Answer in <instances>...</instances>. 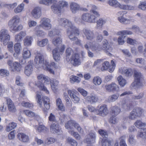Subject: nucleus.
<instances>
[{
    "mask_svg": "<svg viewBox=\"0 0 146 146\" xmlns=\"http://www.w3.org/2000/svg\"><path fill=\"white\" fill-rule=\"evenodd\" d=\"M34 61L35 63V66L37 68H43L50 73L54 74V71L50 68L48 62L46 60H44L43 56L41 53L38 52H36Z\"/></svg>",
    "mask_w": 146,
    "mask_h": 146,
    "instance_id": "nucleus-1",
    "label": "nucleus"
},
{
    "mask_svg": "<svg viewBox=\"0 0 146 146\" xmlns=\"http://www.w3.org/2000/svg\"><path fill=\"white\" fill-rule=\"evenodd\" d=\"M97 7L95 5L92 6L90 13H85L82 16V20L86 22L92 23L96 22V19L100 16L99 12L97 11Z\"/></svg>",
    "mask_w": 146,
    "mask_h": 146,
    "instance_id": "nucleus-2",
    "label": "nucleus"
},
{
    "mask_svg": "<svg viewBox=\"0 0 146 146\" xmlns=\"http://www.w3.org/2000/svg\"><path fill=\"white\" fill-rule=\"evenodd\" d=\"M36 100L39 105L44 112H46L50 108V99L47 97H43L42 98L40 93H37L36 95Z\"/></svg>",
    "mask_w": 146,
    "mask_h": 146,
    "instance_id": "nucleus-3",
    "label": "nucleus"
},
{
    "mask_svg": "<svg viewBox=\"0 0 146 146\" xmlns=\"http://www.w3.org/2000/svg\"><path fill=\"white\" fill-rule=\"evenodd\" d=\"M58 21L59 24L62 26L65 27L66 26L68 28L66 29V34L69 36H71V33L70 31L73 30H76L77 31L76 27L72 23V22L69 20L65 18H59L58 19Z\"/></svg>",
    "mask_w": 146,
    "mask_h": 146,
    "instance_id": "nucleus-4",
    "label": "nucleus"
},
{
    "mask_svg": "<svg viewBox=\"0 0 146 146\" xmlns=\"http://www.w3.org/2000/svg\"><path fill=\"white\" fill-rule=\"evenodd\" d=\"M76 123V122L75 121L70 120L65 124V127L66 129L68 130V132L70 134L75 137L77 139L80 140V137L79 135L74 131L72 130L74 129Z\"/></svg>",
    "mask_w": 146,
    "mask_h": 146,
    "instance_id": "nucleus-5",
    "label": "nucleus"
},
{
    "mask_svg": "<svg viewBox=\"0 0 146 146\" xmlns=\"http://www.w3.org/2000/svg\"><path fill=\"white\" fill-rule=\"evenodd\" d=\"M134 80L132 83L131 86L133 88H138L143 85V76L140 72L135 71L134 72Z\"/></svg>",
    "mask_w": 146,
    "mask_h": 146,
    "instance_id": "nucleus-6",
    "label": "nucleus"
},
{
    "mask_svg": "<svg viewBox=\"0 0 146 146\" xmlns=\"http://www.w3.org/2000/svg\"><path fill=\"white\" fill-rule=\"evenodd\" d=\"M10 38V36L8 30L3 29L0 31V41L3 42V44L6 45L8 43Z\"/></svg>",
    "mask_w": 146,
    "mask_h": 146,
    "instance_id": "nucleus-7",
    "label": "nucleus"
},
{
    "mask_svg": "<svg viewBox=\"0 0 146 146\" xmlns=\"http://www.w3.org/2000/svg\"><path fill=\"white\" fill-rule=\"evenodd\" d=\"M76 29L77 31L76 30L72 31H70L71 33V36H70L68 35H67L69 39L72 41H75V43L76 44H78L80 46L82 45L81 43V40L78 39L76 37V36H78L80 34V31L79 29L77 27H76Z\"/></svg>",
    "mask_w": 146,
    "mask_h": 146,
    "instance_id": "nucleus-8",
    "label": "nucleus"
},
{
    "mask_svg": "<svg viewBox=\"0 0 146 146\" xmlns=\"http://www.w3.org/2000/svg\"><path fill=\"white\" fill-rule=\"evenodd\" d=\"M85 101L84 103L85 104H94L97 102L98 100V97L94 94H91L89 95L86 96L85 98Z\"/></svg>",
    "mask_w": 146,
    "mask_h": 146,
    "instance_id": "nucleus-9",
    "label": "nucleus"
},
{
    "mask_svg": "<svg viewBox=\"0 0 146 146\" xmlns=\"http://www.w3.org/2000/svg\"><path fill=\"white\" fill-rule=\"evenodd\" d=\"M50 20L45 17L41 18L40 21V24L39 26L42 27L44 29L48 30L51 28Z\"/></svg>",
    "mask_w": 146,
    "mask_h": 146,
    "instance_id": "nucleus-10",
    "label": "nucleus"
},
{
    "mask_svg": "<svg viewBox=\"0 0 146 146\" xmlns=\"http://www.w3.org/2000/svg\"><path fill=\"white\" fill-rule=\"evenodd\" d=\"M70 60L71 63L74 66H78L81 64L80 56L77 53H75L72 55Z\"/></svg>",
    "mask_w": 146,
    "mask_h": 146,
    "instance_id": "nucleus-11",
    "label": "nucleus"
},
{
    "mask_svg": "<svg viewBox=\"0 0 146 146\" xmlns=\"http://www.w3.org/2000/svg\"><path fill=\"white\" fill-rule=\"evenodd\" d=\"M82 32L86 39L88 40H92L95 37L93 32L87 28H85L83 29Z\"/></svg>",
    "mask_w": 146,
    "mask_h": 146,
    "instance_id": "nucleus-12",
    "label": "nucleus"
},
{
    "mask_svg": "<svg viewBox=\"0 0 146 146\" xmlns=\"http://www.w3.org/2000/svg\"><path fill=\"white\" fill-rule=\"evenodd\" d=\"M95 133L94 131H91L86 136L84 141L88 144H90L95 142Z\"/></svg>",
    "mask_w": 146,
    "mask_h": 146,
    "instance_id": "nucleus-13",
    "label": "nucleus"
},
{
    "mask_svg": "<svg viewBox=\"0 0 146 146\" xmlns=\"http://www.w3.org/2000/svg\"><path fill=\"white\" fill-rule=\"evenodd\" d=\"M102 50H104L107 54H110L112 50V48L109 45L108 41L106 39H104L102 42Z\"/></svg>",
    "mask_w": 146,
    "mask_h": 146,
    "instance_id": "nucleus-14",
    "label": "nucleus"
},
{
    "mask_svg": "<svg viewBox=\"0 0 146 146\" xmlns=\"http://www.w3.org/2000/svg\"><path fill=\"white\" fill-rule=\"evenodd\" d=\"M105 87L106 90L109 92H117L119 90V87L113 82L106 85Z\"/></svg>",
    "mask_w": 146,
    "mask_h": 146,
    "instance_id": "nucleus-15",
    "label": "nucleus"
},
{
    "mask_svg": "<svg viewBox=\"0 0 146 146\" xmlns=\"http://www.w3.org/2000/svg\"><path fill=\"white\" fill-rule=\"evenodd\" d=\"M31 15L32 18L34 19H39L41 16V9L39 7H36L33 9L31 12Z\"/></svg>",
    "mask_w": 146,
    "mask_h": 146,
    "instance_id": "nucleus-16",
    "label": "nucleus"
},
{
    "mask_svg": "<svg viewBox=\"0 0 146 146\" xmlns=\"http://www.w3.org/2000/svg\"><path fill=\"white\" fill-rule=\"evenodd\" d=\"M108 110L106 105H103L99 106L97 109V114L99 115L104 116L108 113Z\"/></svg>",
    "mask_w": 146,
    "mask_h": 146,
    "instance_id": "nucleus-17",
    "label": "nucleus"
},
{
    "mask_svg": "<svg viewBox=\"0 0 146 146\" xmlns=\"http://www.w3.org/2000/svg\"><path fill=\"white\" fill-rule=\"evenodd\" d=\"M50 131L52 133L58 134L61 133V131L59 129V124L57 122H52L50 125Z\"/></svg>",
    "mask_w": 146,
    "mask_h": 146,
    "instance_id": "nucleus-18",
    "label": "nucleus"
},
{
    "mask_svg": "<svg viewBox=\"0 0 146 146\" xmlns=\"http://www.w3.org/2000/svg\"><path fill=\"white\" fill-rule=\"evenodd\" d=\"M33 61H29L25 67L24 72L27 76H29L32 74L33 70Z\"/></svg>",
    "mask_w": 146,
    "mask_h": 146,
    "instance_id": "nucleus-19",
    "label": "nucleus"
},
{
    "mask_svg": "<svg viewBox=\"0 0 146 146\" xmlns=\"http://www.w3.org/2000/svg\"><path fill=\"white\" fill-rule=\"evenodd\" d=\"M76 92L75 90H68V93L72 101L74 103H78L80 101V98L76 96L74 93H75Z\"/></svg>",
    "mask_w": 146,
    "mask_h": 146,
    "instance_id": "nucleus-20",
    "label": "nucleus"
},
{
    "mask_svg": "<svg viewBox=\"0 0 146 146\" xmlns=\"http://www.w3.org/2000/svg\"><path fill=\"white\" fill-rule=\"evenodd\" d=\"M86 43L93 51L97 52L102 50V46L99 43H96L92 44L91 42H87Z\"/></svg>",
    "mask_w": 146,
    "mask_h": 146,
    "instance_id": "nucleus-21",
    "label": "nucleus"
},
{
    "mask_svg": "<svg viewBox=\"0 0 146 146\" xmlns=\"http://www.w3.org/2000/svg\"><path fill=\"white\" fill-rule=\"evenodd\" d=\"M132 103L129 100H122L120 102V105L125 110H129L132 107Z\"/></svg>",
    "mask_w": 146,
    "mask_h": 146,
    "instance_id": "nucleus-22",
    "label": "nucleus"
},
{
    "mask_svg": "<svg viewBox=\"0 0 146 146\" xmlns=\"http://www.w3.org/2000/svg\"><path fill=\"white\" fill-rule=\"evenodd\" d=\"M119 71L121 73L127 77L131 76L133 74L132 70L130 68H121L119 69Z\"/></svg>",
    "mask_w": 146,
    "mask_h": 146,
    "instance_id": "nucleus-23",
    "label": "nucleus"
},
{
    "mask_svg": "<svg viewBox=\"0 0 146 146\" xmlns=\"http://www.w3.org/2000/svg\"><path fill=\"white\" fill-rule=\"evenodd\" d=\"M6 100L9 111L12 112L16 111V108L11 100L9 98H6Z\"/></svg>",
    "mask_w": 146,
    "mask_h": 146,
    "instance_id": "nucleus-24",
    "label": "nucleus"
},
{
    "mask_svg": "<svg viewBox=\"0 0 146 146\" xmlns=\"http://www.w3.org/2000/svg\"><path fill=\"white\" fill-rule=\"evenodd\" d=\"M40 26H37L35 28V34L37 36L43 37L45 36L46 33L43 31L40 30Z\"/></svg>",
    "mask_w": 146,
    "mask_h": 146,
    "instance_id": "nucleus-25",
    "label": "nucleus"
},
{
    "mask_svg": "<svg viewBox=\"0 0 146 146\" xmlns=\"http://www.w3.org/2000/svg\"><path fill=\"white\" fill-rule=\"evenodd\" d=\"M20 18L18 15L14 16L9 21L8 24L9 26L18 25L19 23Z\"/></svg>",
    "mask_w": 146,
    "mask_h": 146,
    "instance_id": "nucleus-26",
    "label": "nucleus"
},
{
    "mask_svg": "<svg viewBox=\"0 0 146 146\" xmlns=\"http://www.w3.org/2000/svg\"><path fill=\"white\" fill-rule=\"evenodd\" d=\"M70 7L71 11L73 13H75L77 11L80 9V5L74 2L70 3Z\"/></svg>",
    "mask_w": 146,
    "mask_h": 146,
    "instance_id": "nucleus-27",
    "label": "nucleus"
},
{
    "mask_svg": "<svg viewBox=\"0 0 146 146\" xmlns=\"http://www.w3.org/2000/svg\"><path fill=\"white\" fill-rule=\"evenodd\" d=\"M17 137L18 139L21 142H27L29 140V138L28 135L23 133H18L17 135Z\"/></svg>",
    "mask_w": 146,
    "mask_h": 146,
    "instance_id": "nucleus-28",
    "label": "nucleus"
},
{
    "mask_svg": "<svg viewBox=\"0 0 146 146\" xmlns=\"http://www.w3.org/2000/svg\"><path fill=\"white\" fill-rule=\"evenodd\" d=\"M55 3H52L51 8L53 12L55 13H61V10L59 5L57 4V1L56 0Z\"/></svg>",
    "mask_w": 146,
    "mask_h": 146,
    "instance_id": "nucleus-29",
    "label": "nucleus"
},
{
    "mask_svg": "<svg viewBox=\"0 0 146 146\" xmlns=\"http://www.w3.org/2000/svg\"><path fill=\"white\" fill-rule=\"evenodd\" d=\"M52 54L54 60L56 61H59L60 58V52L59 49L57 48H55L52 50Z\"/></svg>",
    "mask_w": 146,
    "mask_h": 146,
    "instance_id": "nucleus-30",
    "label": "nucleus"
},
{
    "mask_svg": "<svg viewBox=\"0 0 146 146\" xmlns=\"http://www.w3.org/2000/svg\"><path fill=\"white\" fill-rule=\"evenodd\" d=\"M26 35V33L25 31H21L17 34L15 36V41L19 42L21 41L23 37Z\"/></svg>",
    "mask_w": 146,
    "mask_h": 146,
    "instance_id": "nucleus-31",
    "label": "nucleus"
},
{
    "mask_svg": "<svg viewBox=\"0 0 146 146\" xmlns=\"http://www.w3.org/2000/svg\"><path fill=\"white\" fill-rule=\"evenodd\" d=\"M118 20L121 23L125 25L129 24L130 23L131 19H127L124 17V14L118 17Z\"/></svg>",
    "mask_w": 146,
    "mask_h": 146,
    "instance_id": "nucleus-32",
    "label": "nucleus"
},
{
    "mask_svg": "<svg viewBox=\"0 0 146 146\" xmlns=\"http://www.w3.org/2000/svg\"><path fill=\"white\" fill-rule=\"evenodd\" d=\"M35 85L40 90L45 91L46 93L47 94H49V92L46 88L44 86L43 83L40 81H38L36 82L35 84Z\"/></svg>",
    "mask_w": 146,
    "mask_h": 146,
    "instance_id": "nucleus-33",
    "label": "nucleus"
},
{
    "mask_svg": "<svg viewBox=\"0 0 146 146\" xmlns=\"http://www.w3.org/2000/svg\"><path fill=\"white\" fill-rule=\"evenodd\" d=\"M33 40V37L29 36H26L24 40V44L26 46H30Z\"/></svg>",
    "mask_w": 146,
    "mask_h": 146,
    "instance_id": "nucleus-34",
    "label": "nucleus"
},
{
    "mask_svg": "<svg viewBox=\"0 0 146 146\" xmlns=\"http://www.w3.org/2000/svg\"><path fill=\"white\" fill-rule=\"evenodd\" d=\"M134 125L137 128L140 129H145L146 124L142 122L140 120H137L134 123Z\"/></svg>",
    "mask_w": 146,
    "mask_h": 146,
    "instance_id": "nucleus-35",
    "label": "nucleus"
},
{
    "mask_svg": "<svg viewBox=\"0 0 146 146\" xmlns=\"http://www.w3.org/2000/svg\"><path fill=\"white\" fill-rule=\"evenodd\" d=\"M106 20L102 18H100L96 22V28L98 29L102 28L103 25L106 23Z\"/></svg>",
    "mask_w": 146,
    "mask_h": 146,
    "instance_id": "nucleus-36",
    "label": "nucleus"
},
{
    "mask_svg": "<svg viewBox=\"0 0 146 146\" xmlns=\"http://www.w3.org/2000/svg\"><path fill=\"white\" fill-rule=\"evenodd\" d=\"M31 52L27 48H23V57L25 59H27L29 58L31 56Z\"/></svg>",
    "mask_w": 146,
    "mask_h": 146,
    "instance_id": "nucleus-37",
    "label": "nucleus"
},
{
    "mask_svg": "<svg viewBox=\"0 0 146 146\" xmlns=\"http://www.w3.org/2000/svg\"><path fill=\"white\" fill-rule=\"evenodd\" d=\"M23 28V25H16L11 26V31L13 33H16L21 30Z\"/></svg>",
    "mask_w": 146,
    "mask_h": 146,
    "instance_id": "nucleus-38",
    "label": "nucleus"
},
{
    "mask_svg": "<svg viewBox=\"0 0 146 146\" xmlns=\"http://www.w3.org/2000/svg\"><path fill=\"white\" fill-rule=\"evenodd\" d=\"M107 3L111 7L115 8L119 7L120 3L117 0H109Z\"/></svg>",
    "mask_w": 146,
    "mask_h": 146,
    "instance_id": "nucleus-39",
    "label": "nucleus"
},
{
    "mask_svg": "<svg viewBox=\"0 0 146 146\" xmlns=\"http://www.w3.org/2000/svg\"><path fill=\"white\" fill-rule=\"evenodd\" d=\"M62 39L60 36L54 37L52 40V43L56 46H59L62 43Z\"/></svg>",
    "mask_w": 146,
    "mask_h": 146,
    "instance_id": "nucleus-40",
    "label": "nucleus"
},
{
    "mask_svg": "<svg viewBox=\"0 0 146 146\" xmlns=\"http://www.w3.org/2000/svg\"><path fill=\"white\" fill-rule=\"evenodd\" d=\"M119 8L120 9L125 10H134L135 9V7L134 6L127 5L121 4H120Z\"/></svg>",
    "mask_w": 146,
    "mask_h": 146,
    "instance_id": "nucleus-41",
    "label": "nucleus"
},
{
    "mask_svg": "<svg viewBox=\"0 0 146 146\" xmlns=\"http://www.w3.org/2000/svg\"><path fill=\"white\" fill-rule=\"evenodd\" d=\"M136 137L137 138H141L143 139H146V129H144L137 133Z\"/></svg>",
    "mask_w": 146,
    "mask_h": 146,
    "instance_id": "nucleus-42",
    "label": "nucleus"
},
{
    "mask_svg": "<svg viewBox=\"0 0 146 146\" xmlns=\"http://www.w3.org/2000/svg\"><path fill=\"white\" fill-rule=\"evenodd\" d=\"M48 42V39L45 38L41 40H38L37 42V45L40 47H44L46 46Z\"/></svg>",
    "mask_w": 146,
    "mask_h": 146,
    "instance_id": "nucleus-43",
    "label": "nucleus"
},
{
    "mask_svg": "<svg viewBox=\"0 0 146 146\" xmlns=\"http://www.w3.org/2000/svg\"><path fill=\"white\" fill-rule=\"evenodd\" d=\"M73 50L70 48H67L66 51V60L68 61L70 60V56L71 55L74 54Z\"/></svg>",
    "mask_w": 146,
    "mask_h": 146,
    "instance_id": "nucleus-44",
    "label": "nucleus"
},
{
    "mask_svg": "<svg viewBox=\"0 0 146 146\" xmlns=\"http://www.w3.org/2000/svg\"><path fill=\"white\" fill-rule=\"evenodd\" d=\"M60 32L59 30L55 29H52L49 31L48 35L50 37H52L55 35H60Z\"/></svg>",
    "mask_w": 146,
    "mask_h": 146,
    "instance_id": "nucleus-45",
    "label": "nucleus"
},
{
    "mask_svg": "<svg viewBox=\"0 0 146 146\" xmlns=\"http://www.w3.org/2000/svg\"><path fill=\"white\" fill-rule=\"evenodd\" d=\"M117 80L119 85L121 87H123L127 83L126 80L121 76H119L117 77Z\"/></svg>",
    "mask_w": 146,
    "mask_h": 146,
    "instance_id": "nucleus-46",
    "label": "nucleus"
},
{
    "mask_svg": "<svg viewBox=\"0 0 146 146\" xmlns=\"http://www.w3.org/2000/svg\"><path fill=\"white\" fill-rule=\"evenodd\" d=\"M35 128L38 132H46L48 131V129L43 125H40L38 127H36Z\"/></svg>",
    "mask_w": 146,
    "mask_h": 146,
    "instance_id": "nucleus-47",
    "label": "nucleus"
},
{
    "mask_svg": "<svg viewBox=\"0 0 146 146\" xmlns=\"http://www.w3.org/2000/svg\"><path fill=\"white\" fill-rule=\"evenodd\" d=\"M133 110L138 117H141L143 112V110L141 108L139 107L135 108Z\"/></svg>",
    "mask_w": 146,
    "mask_h": 146,
    "instance_id": "nucleus-48",
    "label": "nucleus"
},
{
    "mask_svg": "<svg viewBox=\"0 0 146 146\" xmlns=\"http://www.w3.org/2000/svg\"><path fill=\"white\" fill-rule=\"evenodd\" d=\"M25 4L22 3L19 5L14 10V11L16 13H18L22 12L24 9Z\"/></svg>",
    "mask_w": 146,
    "mask_h": 146,
    "instance_id": "nucleus-49",
    "label": "nucleus"
},
{
    "mask_svg": "<svg viewBox=\"0 0 146 146\" xmlns=\"http://www.w3.org/2000/svg\"><path fill=\"white\" fill-rule=\"evenodd\" d=\"M13 47L15 53L17 54H19L22 49L21 43L18 42L14 44Z\"/></svg>",
    "mask_w": 146,
    "mask_h": 146,
    "instance_id": "nucleus-50",
    "label": "nucleus"
},
{
    "mask_svg": "<svg viewBox=\"0 0 146 146\" xmlns=\"http://www.w3.org/2000/svg\"><path fill=\"white\" fill-rule=\"evenodd\" d=\"M133 34V32L131 31L124 30L118 31L117 33V35H122L124 36L125 35H131Z\"/></svg>",
    "mask_w": 146,
    "mask_h": 146,
    "instance_id": "nucleus-51",
    "label": "nucleus"
},
{
    "mask_svg": "<svg viewBox=\"0 0 146 146\" xmlns=\"http://www.w3.org/2000/svg\"><path fill=\"white\" fill-rule=\"evenodd\" d=\"M17 126L16 123L12 122L9 123L6 126V130L9 132L13 129L15 128Z\"/></svg>",
    "mask_w": 146,
    "mask_h": 146,
    "instance_id": "nucleus-52",
    "label": "nucleus"
},
{
    "mask_svg": "<svg viewBox=\"0 0 146 146\" xmlns=\"http://www.w3.org/2000/svg\"><path fill=\"white\" fill-rule=\"evenodd\" d=\"M56 103L57 106L59 109L61 111H64V107L63 105L61 99L60 98L56 99Z\"/></svg>",
    "mask_w": 146,
    "mask_h": 146,
    "instance_id": "nucleus-53",
    "label": "nucleus"
},
{
    "mask_svg": "<svg viewBox=\"0 0 146 146\" xmlns=\"http://www.w3.org/2000/svg\"><path fill=\"white\" fill-rule=\"evenodd\" d=\"M56 0H40L39 1V3L41 4L45 5L48 6L52 3H55Z\"/></svg>",
    "mask_w": 146,
    "mask_h": 146,
    "instance_id": "nucleus-54",
    "label": "nucleus"
},
{
    "mask_svg": "<svg viewBox=\"0 0 146 146\" xmlns=\"http://www.w3.org/2000/svg\"><path fill=\"white\" fill-rule=\"evenodd\" d=\"M13 68L15 70L20 72L21 70L22 66L20 63L15 62L13 64Z\"/></svg>",
    "mask_w": 146,
    "mask_h": 146,
    "instance_id": "nucleus-55",
    "label": "nucleus"
},
{
    "mask_svg": "<svg viewBox=\"0 0 146 146\" xmlns=\"http://www.w3.org/2000/svg\"><path fill=\"white\" fill-rule=\"evenodd\" d=\"M128 141L129 143L133 146H136L137 142L134 138V136L132 135H130L129 136Z\"/></svg>",
    "mask_w": 146,
    "mask_h": 146,
    "instance_id": "nucleus-56",
    "label": "nucleus"
},
{
    "mask_svg": "<svg viewBox=\"0 0 146 146\" xmlns=\"http://www.w3.org/2000/svg\"><path fill=\"white\" fill-rule=\"evenodd\" d=\"M93 82L95 85L98 86L101 84L102 80L101 78L99 76H95L93 79Z\"/></svg>",
    "mask_w": 146,
    "mask_h": 146,
    "instance_id": "nucleus-57",
    "label": "nucleus"
},
{
    "mask_svg": "<svg viewBox=\"0 0 146 146\" xmlns=\"http://www.w3.org/2000/svg\"><path fill=\"white\" fill-rule=\"evenodd\" d=\"M120 109L117 106H113L112 108V113L115 115L119 114L120 113Z\"/></svg>",
    "mask_w": 146,
    "mask_h": 146,
    "instance_id": "nucleus-58",
    "label": "nucleus"
},
{
    "mask_svg": "<svg viewBox=\"0 0 146 146\" xmlns=\"http://www.w3.org/2000/svg\"><path fill=\"white\" fill-rule=\"evenodd\" d=\"M110 66V64L109 62L105 61L102 64V66L101 69L102 71H104L106 70Z\"/></svg>",
    "mask_w": 146,
    "mask_h": 146,
    "instance_id": "nucleus-59",
    "label": "nucleus"
},
{
    "mask_svg": "<svg viewBox=\"0 0 146 146\" xmlns=\"http://www.w3.org/2000/svg\"><path fill=\"white\" fill-rule=\"evenodd\" d=\"M118 97L119 96L115 94H113L109 97L108 101L109 102H113L117 100Z\"/></svg>",
    "mask_w": 146,
    "mask_h": 146,
    "instance_id": "nucleus-60",
    "label": "nucleus"
},
{
    "mask_svg": "<svg viewBox=\"0 0 146 146\" xmlns=\"http://www.w3.org/2000/svg\"><path fill=\"white\" fill-rule=\"evenodd\" d=\"M125 136H123L119 138L120 146H127L125 141Z\"/></svg>",
    "mask_w": 146,
    "mask_h": 146,
    "instance_id": "nucleus-61",
    "label": "nucleus"
},
{
    "mask_svg": "<svg viewBox=\"0 0 146 146\" xmlns=\"http://www.w3.org/2000/svg\"><path fill=\"white\" fill-rule=\"evenodd\" d=\"M102 146H111V141L108 139H103L102 141Z\"/></svg>",
    "mask_w": 146,
    "mask_h": 146,
    "instance_id": "nucleus-62",
    "label": "nucleus"
},
{
    "mask_svg": "<svg viewBox=\"0 0 146 146\" xmlns=\"http://www.w3.org/2000/svg\"><path fill=\"white\" fill-rule=\"evenodd\" d=\"M78 77L74 76H71L70 77V82L72 84H74L75 82L78 83L80 82V80H79Z\"/></svg>",
    "mask_w": 146,
    "mask_h": 146,
    "instance_id": "nucleus-63",
    "label": "nucleus"
},
{
    "mask_svg": "<svg viewBox=\"0 0 146 146\" xmlns=\"http://www.w3.org/2000/svg\"><path fill=\"white\" fill-rule=\"evenodd\" d=\"M138 8L143 11L146 10V2H140L139 4Z\"/></svg>",
    "mask_w": 146,
    "mask_h": 146,
    "instance_id": "nucleus-64",
    "label": "nucleus"
}]
</instances>
